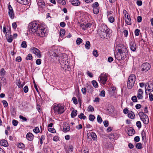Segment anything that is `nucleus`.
<instances>
[{
	"label": "nucleus",
	"instance_id": "obj_1",
	"mask_svg": "<svg viewBox=\"0 0 153 153\" xmlns=\"http://www.w3.org/2000/svg\"><path fill=\"white\" fill-rule=\"evenodd\" d=\"M111 33V30L109 29L106 25H102L101 29L99 33L101 38L108 39L110 38Z\"/></svg>",
	"mask_w": 153,
	"mask_h": 153
},
{
	"label": "nucleus",
	"instance_id": "obj_2",
	"mask_svg": "<svg viewBox=\"0 0 153 153\" xmlns=\"http://www.w3.org/2000/svg\"><path fill=\"white\" fill-rule=\"evenodd\" d=\"M40 25L36 21L32 22L29 24L28 27V31L30 33H33L36 32Z\"/></svg>",
	"mask_w": 153,
	"mask_h": 153
},
{
	"label": "nucleus",
	"instance_id": "obj_3",
	"mask_svg": "<svg viewBox=\"0 0 153 153\" xmlns=\"http://www.w3.org/2000/svg\"><path fill=\"white\" fill-rule=\"evenodd\" d=\"M115 50L118 52H121L123 55H126L127 53V49L126 46L117 42L115 44Z\"/></svg>",
	"mask_w": 153,
	"mask_h": 153
},
{
	"label": "nucleus",
	"instance_id": "obj_4",
	"mask_svg": "<svg viewBox=\"0 0 153 153\" xmlns=\"http://www.w3.org/2000/svg\"><path fill=\"white\" fill-rule=\"evenodd\" d=\"M53 109L55 112L59 114L63 113L65 111L64 106L59 104H55L53 106Z\"/></svg>",
	"mask_w": 153,
	"mask_h": 153
},
{
	"label": "nucleus",
	"instance_id": "obj_5",
	"mask_svg": "<svg viewBox=\"0 0 153 153\" xmlns=\"http://www.w3.org/2000/svg\"><path fill=\"white\" fill-rule=\"evenodd\" d=\"M46 30L45 28L40 25L36 32L37 35L41 37H43L46 34Z\"/></svg>",
	"mask_w": 153,
	"mask_h": 153
},
{
	"label": "nucleus",
	"instance_id": "obj_6",
	"mask_svg": "<svg viewBox=\"0 0 153 153\" xmlns=\"http://www.w3.org/2000/svg\"><path fill=\"white\" fill-rule=\"evenodd\" d=\"M139 115L141 120L145 124H147L149 122V118L148 116L143 112H140Z\"/></svg>",
	"mask_w": 153,
	"mask_h": 153
},
{
	"label": "nucleus",
	"instance_id": "obj_7",
	"mask_svg": "<svg viewBox=\"0 0 153 153\" xmlns=\"http://www.w3.org/2000/svg\"><path fill=\"white\" fill-rule=\"evenodd\" d=\"M142 68L141 71L143 73L149 70L151 66L148 63H144L141 66Z\"/></svg>",
	"mask_w": 153,
	"mask_h": 153
},
{
	"label": "nucleus",
	"instance_id": "obj_8",
	"mask_svg": "<svg viewBox=\"0 0 153 153\" xmlns=\"http://www.w3.org/2000/svg\"><path fill=\"white\" fill-rule=\"evenodd\" d=\"M107 76L105 74H102L99 77L98 80L100 83L105 84L107 81Z\"/></svg>",
	"mask_w": 153,
	"mask_h": 153
},
{
	"label": "nucleus",
	"instance_id": "obj_9",
	"mask_svg": "<svg viewBox=\"0 0 153 153\" xmlns=\"http://www.w3.org/2000/svg\"><path fill=\"white\" fill-rule=\"evenodd\" d=\"M126 55H123L122 54L121 52H118L116 54L115 53V57L116 59L118 60H122L124 59L126 57Z\"/></svg>",
	"mask_w": 153,
	"mask_h": 153
},
{
	"label": "nucleus",
	"instance_id": "obj_10",
	"mask_svg": "<svg viewBox=\"0 0 153 153\" xmlns=\"http://www.w3.org/2000/svg\"><path fill=\"white\" fill-rule=\"evenodd\" d=\"M57 52V50L55 47H52L49 51L50 56L56 57L57 56V54H56Z\"/></svg>",
	"mask_w": 153,
	"mask_h": 153
},
{
	"label": "nucleus",
	"instance_id": "obj_11",
	"mask_svg": "<svg viewBox=\"0 0 153 153\" xmlns=\"http://www.w3.org/2000/svg\"><path fill=\"white\" fill-rule=\"evenodd\" d=\"M61 64L63 66H64V67L66 68L68 65V60L67 57L66 56L65 57L62 59V60Z\"/></svg>",
	"mask_w": 153,
	"mask_h": 153
},
{
	"label": "nucleus",
	"instance_id": "obj_12",
	"mask_svg": "<svg viewBox=\"0 0 153 153\" xmlns=\"http://www.w3.org/2000/svg\"><path fill=\"white\" fill-rule=\"evenodd\" d=\"M130 47L131 50L133 51H135L136 49V45L134 41L131 40L129 42Z\"/></svg>",
	"mask_w": 153,
	"mask_h": 153
},
{
	"label": "nucleus",
	"instance_id": "obj_13",
	"mask_svg": "<svg viewBox=\"0 0 153 153\" xmlns=\"http://www.w3.org/2000/svg\"><path fill=\"white\" fill-rule=\"evenodd\" d=\"M32 52L35 54L38 58H40L41 55L40 51L36 48H33L32 49Z\"/></svg>",
	"mask_w": 153,
	"mask_h": 153
},
{
	"label": "nucleus",
	"instance_id": "obj_14",
	"mask_svg": "<svg viewBox=\"0 0 153 153\" xmlns=\"http://www.w3.org/2000/svg\"><path fill=\"white\" fill-rule=\"evenodd\" d=\"M6 39L7 40L8 42H11L12 41L13 38V36L11 35L10 33V31H9L8 33L7 34V32H6Z\"/></svg>",
	"mask_w": 153,
	"mask_h": 153
},
{
	"label": "nucleus",
	"instance_id": "obj_15",
	"mask_svg": "<svg viewBox=\"0 0 153 153\" xmlns=\"http://www.w3.org/2000/svg\"><path fill=\"white\" fill-rule=\"evenodd\" d=\"M143 90L141 89H139L138 93L137 95V97L138 99H142L143 98Z\"/></svg>",
	"mask_w": 153,
	"mask_h": 153
},
{
	"label": "nucleus",
	"instance_id": "obj_16",
	"mask_svg": "<svg viewBox=\"0 0 153 153\" xmlns=\"http://www.w3.org/2000/svg\"><path fill=\"white\" fill-rule=\"evenodd\" d=\"M125 22L126 24L128 25H130L131 24V19L129 14L125 16Z\"/></svg>",
	"mask_w": 153,
	"mask_h": 153
},
{
	"label": "nucleus",
	"instance_id": "obj_17",
	"mask_svg": "<svg viewBox=\"0 0 153 153\" xmlns=\"http://www.w3.org/2000/svg\"><path fill=\"white\" fill-rule=\"evenodd\" d=\"M16 1L20 4L27 5L29 3L30 0H16Z\"/></svg>",
	"mask_w": 153,
	"mask_h": 153
},
{
	"label": "nucleus",
	"instance_id": "obj_18",
	"mask_svg": "<svg viewBox=\"0 0 153 153\" xmlns=\"http://www.w3.org/2000/svg\"><path fill=\"white\" fill-rule=\"evenodd\" d=\"M38 4L39 7L43 8L45 7V4L43 0H38Z\"/></svg>",
	"mask_w": 153,
	"mask_h": 153
},
{
	"label": "nucleus",
	"instance_id": "obj_19",
	"mask_svg": "<svg viewBox=\"0 0 153 153\" xmlns=\"http://www.w3.org/2000/svg\"><path fill=\"white\" fill-rule=\"evenodd\" d=\"M70 1L73 5L75 6H78L80 4L79 1L78 0H70Z\"/></svg>",
	"mask_w": 153,
	"mask_h": 153
},
{
	"label": "nucleus",
	"instance_id": "obj_20",
	"mask_svg": "<svg viewBox=\"0 0 153 153\" xmlns=\"http://www.w3.org/2000/svg\"><path fill=\"white\" fill-rule=\"evenodd\" d=\"M0 145L4 147H7L8 146V143L7 141L5 140H2L0 141Z\"/></svg>",
	"mask_w": 153,
	"mask_h": 153
},
{
	"label": "nucleus",
	"instance_id": "obj_21",
	"mask_svg": "<svg viewBox=\"0 0 153 153\" xmlns=\"http://www.w3.org/2000/svg\"><path fill=\"white\" fill-rule=\"evenodd\" d=\"M136 80V76L134 74H131L129 77L128 80L133 82H135Z\"/></svg>",
	"mask_w": 153,
	"mask_h": 153
},
{
	"label": "nucleus",
	"instance_id": "obj_22",
	"mask_svg": "<svg viewBox=\"0 0 153 153\" xmlns=\"http://www.w3.org/2000/svg\"><path fill=\"white\" fill-rule=\"evenodd\" d=\"M135 82L128 80L127 86L129 89H131L133 86Z\"/></svg>",
	"mask_w": 153,
	"mask_h": 153
},
{
	"label": "nucleus",
	"instance_id": "obj_23",
	"mask_svg": "<svg viewBox=\"0 0 153 153\" xmlns=\"http://www.w3.org/2000/svg\"><path fill=\"white\" fill-rule=\"evenodd\" d=\"M128 117L131 119H133L135 117L134 113L131 111H129V113L128 114Z\"/></svg>",
	"mask_w": 153,
	"mask_h": 153
},
{
	"label": "nucleus",
	"instance_id": "obj_24",
	"mask_svg": "<svg viewBox=\"0 0 153 153\" xmlns=\"http://www.w3.org/2000/svg\"><path fill=\"white\" fill-rule=\"evenodd\" d=\"M70 129V128L69 124H65L64 125L63 131H69Z\"/></svg>",
	"mask_w": 153,
	"mask_h": 153
},
{
	"label": "nucleus",
	"instance_id": "obj_25",
	"mask_svg": "<svg viewBox=\"0 0 153 153\" xmlns=\"http://www.w3.org/2000/svg\"><path fill=\"white\" fill-rule=\"evenodd\" d=\"M87 136L88 138L91 139L92 138L93 140H95L97 138L96 134H87Z\"/></svg>",
	"mask_w": 153,
	"mask_h": 153
},
{
	"label": "nucleus",
	"instance_id": "obj_26",
	"mask_svg": "<svg viewBox=\"0 0 153 153\" xmlns=\"http://www.w3.org/2000/svg\"><path fill=\"white\" fill-rule=\"evenodd\" d=\"M108 137L110 139L116 140L118 138L117 134H109Z\"/></svg>",
	"mask_w": 153,
	"mask_h": 153
},
{
	"label": "nucleus",
	"instance_id": "obj_27",
	"mask_svg": "<svg viewBox=\"0 0 153 153\" xmlns=\"http://www.w3.org/2000/svg\"><path fill=\"white\" fill-rule=\"evenodd\" d=\"M127 134H134L135 131L134 129L132 128H130L127 129Z\"/></svg>",
	"mask_w": 153,
	"mask_h": 153
},
{
	"label": "nucleus",
	"instance_id": "obj_28",
	"mask_svg": "<svg viewBox=\"0 0 153 153\" xmlns=\"http://www.w3.org/2000/svg\"><path fill=\"white\" fill-rule=\"evenodd\" d=\"M26 137L28 140L31 141L33 139L34 136L33 134H27Z\"/></svg>",
	"mask_w": 153,
	"mask_h": 153
},
{
	"label": "nucleus",
	"instance_id": "obj_29",
	"mask_svg": "<svg viewBox=\"0 0 153 153\" xmlns=\"http://www.w3.org/2000/svg\"><path fill=\"white\" fill-rule=\"evenodd\" d=\"M59 33L60 36L62 37H63L65 34V31L64 29H61L60 30Z\"/></svg>",
	"mask_w": 153,
	"mask_h": 153
},
{
	"label": "nucleus",
	"instance_id": "obj_30",
	"mask_svg": "<svg viewBox=\"0 0 153 153\" xmlns=\"http://www.w3.org/2000/svg\"><path fill=\"white\" fill-rule=\"evenodd\" d=\"M77 111L76 110H74L72 111L71 114L72 117L74 118L77 115Z\"/></svg>",
	"mask_w": 153,
	"mask_h": 153
},
{
	"label": "nucleus",
	"instance_id": "obj_31",
	"mask_svg": "<svg viewBox=\"0 0 153 153\" xmlns=\"http://www.w3.org/2000/svg\"><path fill=\"white\" fill-rule=\"evenodd\" d=\"M93 12L94 14H97L99 12V9L98 7H93Z\"/></svg>",
	"mask_w": 153,
	"mask_h": 153
},
{
	"label": "nucleus",
	"instance_id": "obj_32",
	"mask_svg": "<svg viewBox=\"0 0 153 153\" xmlns=\"http://www.w3.org/2000/svg\"><path fill=\"white\" fill-rule=\"evenodd\" d=\"M16 85L19 88H22L24 85V84H21L20 79H19L17 81V82H16Z\"/></svg>",
	"mask_w": 153,
	"mask_h": 153
},
{
	"label": "nucleus",
	"instance_id": "obj_33",
	"mask_svg": "<svg viewBox=\"0 0 153 153\" xmlns=\"http://www.w3.org/2000/svg\"><path fill=\"white\" fill-rule=\"evenodd\" d=\"M8 14L9 16L11 19H13L14 17V14L13 11L10 12H8Z\"/></svg>",
	"mask_w": 153,
	"mask_h": 153
},
{
	"label": "nucleus",
	"instance_id": "obj_34",
	"mask_svg": "<svg viewBox=\"0 0 153 153\" xmlns=\"http://www.w3.org/2000/svg\"><path fill=\"white\" fill-rule=\"evenodd\" d=\"M17 146L20 149H23L25 148L24 145L22 143H19L17 145Z\"/></svg>",
	"mask_w": 153,
	"mask_h": 153
},
{
	"label": "nucleus",
	"instance_id": "obj_35",
	"mask_svg": "<svg viewBox=\"0 0 153 153\" xmlns=\"http://www.w3.org/2000/svg\"><path fill=\"white\" fill-rule=\"evenodd\" d=\"M78 117L81 119L85 120L86 118V117L84 115L83 113H81L78 115Z\"/></svg>",
	"mask_w": 153,
	"mask_h": 153
},
{
	"label": "nucleus",
	"instance_id": "obj_36",
	"mask_svg": "<svg viewBox=\"0 0 153 153\" xmlns=\"http://www.w3.org/2000/svg\"><path fill=\"white\" fill-rule=\"evenodd\" d=\"M90 47V43L89 41H87L85 45V47L87 49H88Z\"/></svg>",
	"mask_w": 153,
	"mask_h": 153
},
{
	"label": "nucleus",
	"instance_id": "obj_37",
	"mask_svg": "<svg viewBox=\"0 0 153 153\" xmlns=\"http://www.w3.org/2000/svg\"><path fill=\"white\" fill-rule=\"evenodd\" d=\"M6 73V71L3 68H1L0 70V74L2 76H4Z\"/></svg>",
	"mask_w": 153,
	"mask_h": 153
},
{
	"label": "nucleus",
	"instance_id": "obj_38",
	"mask_svg": "<svg viewBox=\"0 0 153 153\" xmlns=\"http://www.w3.org/2000/svg\"><path fill=\"white\" fill-rule=\"evenodd\" d=\"M82 39L80 38H78L76 41V44L77 45H79L82 43Z\"/></svg>",
	"mask_w": 153,
	"mask_h": 153
},
{
	"label": "nucleus",
	"instance_id": "obj_39",
	"mask_svg": "<svg viewBox=\"0 0 153 153\" xmlns=\"http://www.w3.org/2000/svg\"><path fill=\"white\" fill-rule=\"evenodd\" d=\"M94 108L91 105H89L88 108V111H93Z\"/></svg>",
	"mask_w": 153,
	"mask_h": 153
},
{
	"label": "nucleus",
	"instance_id": "obj_40",
	"mask_svg": "<svg viewBox=\"0 0 153 153\" xmlns=\"http://www.w3.org/2000/svg\"><path fill=\"white\" fill-rule=\"evenodd\" d=\"M21 47L22 48H25L27 47L26 42L25 41H23L21 44Z\"/></svg>",
	"mask_w": 153,
	"mask_h": 153
},
{
	"label": "nucleus",
	"instance_id": "obj_41",
	"mask_svg": "<svg viewBox=\"0 0 153 153\" xmlns=\"http://www.w3.org/2000/svg\"><path fill=\"white\" fill-rule=\"evenodd\" d=\"M92 83L93 86L95 88H97L98 86V84L97 82L95 80H93L92 81Z\"/></svg>",
	"mask_w": 153,
	"mask_h": 153
},
{
	"label": "nucleus",
	"instance_id": "obj_42",
	"mask_svg": "<svg viewBox=\"0 0 153 153\" xmlns=\"http://www.w3.org/2000/svg\"><path fill=\"white\" fill-rule=\"evenodd\" d=\"M136 147L138 149H140L142 148V144L141 143H137L136 144Z\"/></svg>",
	"mask_w": 153,
	"mask_h": 153
},
{
	"label": "nucleus",
	"instance_id": "obj_43",
	"mask_svg": "<svg viewBox=\"0 0 153 153\" xmlns=\"http://www.w3.org/2000/svg\"><path fill=\"white\" fill-rule=\"evenodd\" d=\"M93 55L96 57H97L98 56V54L97 50H94L93 52Z\"/></svg>",
	"mask_w": 153,
	"mask_h": 153
},
{
	"label": "nucleus",
	"instance_id": "obj_44",
	"mask_svg": "<svg viewBox=\"0 0 153 153\" xmlns=\"http://www.w3.org/2000/svg\"><path fill=\"white\" fill-rule=\"evenodd\" d=\"M48 131L50 132L53 133H54L56 132V130H55L53 128H49L48 129Z\"/></svg>",
	"mask_w": 153,
	"mask_h": 153
},
{
	"label": "nucleus",
	"instance_id": "obj_45",
	"mask_svg": "<svg viewBox=\"0 0 153 153\" xmlns=\"http://www.w3.org/2000/svg\"><path fill=\"white\" fill-rule=\"evenodd\" d=\"M95 118V117L92 115L90 114L89 116V120L92 121H93Z\"/></svg>",
	"mask_w": 153,
	"mask_h": 153
},
{
	"label": "nucleus",
	"instance_id": "obj_46",
	"mask_svg": "<svg viewBox=\"0 0 153 153\" xmlns=\"http://www.w3.org/2000/svg\"><path fill=\"white\" fill-rule=\"evenodd\" d=\"M33 132L35 133H37L39 131V130L38 127H36L33 129Z\"/></svg>",
	"mask_w": 153,
	"mask_h": 153
},
{
	"label": "nucleus",
	"instance_id": "obj_47",
	"mask_svg": "<svg viewBox=\"0 0 153 153\" xmlns=\"http://www.w3.org/2000/svg\"><path fill=\"white\" fill-rule=\"evenodd\" d=\"M33 58L31 54H29L26 57V59L27 60H31Z\"/></svg>",
	"mask_w": 153,
	"mask_h": 153
},
{
	"label": "nucleus",
	"instance_id": "obj_48",
	"mask_svg": "<svg viewBox=\"0 0 153 153\" xmlns=\"http://www.w3.org/2000/svg\"><path fill=\"white\" fill-rule=\"evenodd\" d=\"M108 19L109 22L111 23L113 22L114 21V19L113 16L110 17L108 18Z\"/></svg>",
	"mask_w": 153,
	"mask_h": 153
},
{
	"label": "nucleus",
	"instance_id": "obj_49",
	"mask_svg": "<svg viewBox=\"0 0 153 153\" xmlns=\"http://www.w3.org/2000/svg\"><path fill=\"white\" fill-rule=\"evenodd\" d=\"M131 100L134 102H137V98L135 96H133L131 98Z\"/></svg>",
	"mask_w": 153,
	"mask_h": 153
},
{
	"label": "nucleus",
	"instance_id": "obj_50",
	"mask_svg": "<svg viewBox=\"0 0 153 153\" xmlns=\"http://www.w3.org/2000/svg\"><path fill=\"white\" fill-rule=\"evenodd\" d=\"M97 120L98 122L99 123H102V121L101 117L99 115L97 116Z\"/></svg>",
	"mask_w": 153,
	"mask_h": 153
},
{
	"label": "nucleus",
	"instance_id": "obj_51",
	"mask_svg": "<svg viewBox=\"0 0 153 153\" xmlns=\"http://www.w3.org/2000/svg\"><path fill=\"white\" fill-rule=\"evenodd\" d=\"M72 100L74 103L76 105L78 104V102L76 98L75 97H74L72 98Z\"/></svg>",
	"mask_w": 153,
	"mask_h": 153
},
{
	"label": "nucleus",
	"instance_id": "obj_52",
	"mask_svg": "<svg viewBox=\"0 0 153 153\" xmlns=\"http://www.w3.org/2000/svg\"><path fill=\"white\" fill-rule=\"evenodd\" d=\"M140 30L138 29H136L134 31L135 35L136 36H138L139 34Z\"/></svg>",
	"mask_w": 153,
	"mask_h": 153
},
{
	"label": "nucleus",
	"instance_id": "obj_53",
	"mask_svg": "<svg viewBox=\"0 0 153 153\" xmlns=\"http://www.w3.org/2000/svg\"><path fill=\"white\" fill-rule=\"evenodd\" d=\"M24 91L25 93H27L28 92V88L27 86H25L23 88Z\"/></svg>",
	"mask_w": 153,
	"mask_h": 153
},
{
	"label": "nucleus",
	"instance_id": "obj_54",
	"mask_svg": "<svg viewBox=\"0 0 153 153\" xmlns=\"http://www.w3.org/2000/svg\"><path fill=\"white\" fill-rule=\"evenodd\" d=\"M137 126L139 128H140L141 127V124L140 121H137L136 123Z\"/></svg>",
	"mask_w": 153,
	"mask_h": 153
},
{
	"label": "nucleus",
	"instance_id": "obj_55",
	"mask_svg": "<svg viewBox=\"0 0 153 153\" xmlns=\"http://www.w3.org/2000/svg\"><path fill=\"white\" fill-rule=\"evenodd\" d=\"M123 112L125 114H128L129 113V111L128 109L127 108H125L123 110Z\"/></svg>",
	"mask_w": 153,
	"mask_h": 153
},
{
	"label": "nucleus",
	"instance_id": "obj_56",
	"mask_svg": "<svg viewBox=\"0 0 153 153\" xmlns=\"http://www.w3.org/2000/svg\"><path fill=\"white\" fill-rule=\"evenodd\" d=\"M105 91L104 90H102L101 91L100 95L102 97H104L105 96Z\"/></svg>",
	"mask_w": 153,
	"mask_h": 153
},
{
	"label": "nucleus",
	"instance_id": "obj_57",
	"mask_svg": "<svg viewBox=\"0 0 153 153\" xmlns=\"http://www.w3.org/2000/svg\"><path fill=\"white\" fill-rule=\"evenodd\" d=\"M80 27L82 30H85L86 28L85 27V24H81L80 25Z\"/></svg>",
	"mask_w": 153,
	"mask_h": 153
},
{
	"label": "nucleus",
	"instance_id": "obj_58",
	"mask_svg": "<svg viewBox=\"0 0 153 153\" xmlns=\"http://www.w3.org/2000/svg\"><path fill=\"white\" fill-rule=\"evenodd\" d=\"M45 137L44 135H42L41 136V138L40 139V142H39L40 144H42L43 143L42 140H44L45 139Z\"/></svg>",
	"mask_w": 153,
	"mask_h": 153
},
{
	"label": "nucleus",
	"instance_id": "obj_59",
	"mask_svg": "<svg viewBox=\"0 0 153 153\" xmlns=\"http://www.w3.org/2000/svg\"><path fill=\"white\" fill-rule=\"evenodd\" d=\"M81 91L83 94H85L86 92V89L85 88H83L82 89Z\"/></svg>",
	"mask_w": 153,
	"mask_h": 153
},
{
	"label": "nucleus",
	"instance_id": "obj_60",
	"mask_svg": "<svg viewBox=\"0 0 153 153\" xmlns=\"http://www.w3.org/2000/svg\"><path fill=\"white\" fill-rule=\"evenodd\" d=\"M99 6V4L97 2H96L93 4L92 7H98Z\"/></svg>",
	"mask_w": 153,
	"mask_h": 153
},
{
	"label": "nucleus",
	"instance_id": "obj_61",
	"mask_svg": "<svg viewBox=\"0 0 153 153\" xmlns=\"http://www.w3.org/2000/svg\"><path fill=\"white\" fill-rule=\"evenodd\" d=\"M21 61L22 58L20 56L17 57L16 59V61L18 62H21Z\"/></svg>",
	"mask_w": 153,
	"mask_h": 153
},
{
	"label": "nucleus",
	"instance_id": "obj_62",
	"mask_svg": "<svg viewBox=\"0 0 153 153\" xmlns=\"http://www.w3.org/2000/svg\"><path fill=\"white\" fill-rule=\"evenodd\" d=\"M2 102L4 106V107H6L8 106V103L5 100H3L2 101Z\"/></svg>",
	"mask_w": 153,
	"mask_h": 153
},
{
	"label": "nucleus",
	"instance_id": "obj_63",
	"mask_svg": "<svg viewBox=\"0 0 153 153\" xmlns=\"http://www.w3.org/2000/svg\"><path fill=\"white\" fill-rule=\"evenodd\" d=\"M12 123H13V125L14 126H16L18 124V121L15 120H13Z\"/></svg>",
	"mask_w": 153,
	"mask_h": 153
},
{
	"label": "nucleus",
	"instance_id": "obj_64",
	"mask_svg": "<svg viewBox=\"0 0 153 153\" xmlns=\"http://www.w3.org/2000/svg\"><path fill=\"white\" fill-rule=\"evenodd\" d=\"M149 98L150 101H153V94H149Z\"/></svg>",
	"mask_w": 153,
	"mask_h": 153
}]
</instances>
